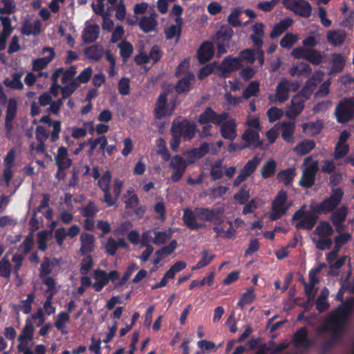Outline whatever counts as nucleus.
I'll use <instances>...</instances> for the list:
<instances>
[{
	"mask_svg": "<svg viewBox=\"0 0 354 354\" xmlns=\"http://www.w3.org/2000/svg\"><path fill=\"white\" fill-rule=\"evenodd\" d=\"M292 203L288 201V194L286 191L280 190L272 203V210L270 218L277 220L284 215Z\"/></svg>",
	"mask_w": 354,
	"mask_h": 354,
	"instance_id": "obj_5",
	"label": "nucleus"
},
{
	"mask_svg": "<svg viewBox=\"0 0 354 354\" xmlns=\"http://www.w3.org/2000/svg\"><path fill=\"white\" fill-rule=\"evenodd\" d=\"M318 169V161L312 157H307L301 165L302 174L299 184L301 187H310L315 180V175Z\"/></svg>",
	"mask_w": 354,
	"mask_h": 354,
	"instance_id": "obj_4",
	"label": "nucleus"
},
{
	"mask_svg": "<svg viewBox=\"0 0 354 354\" xmlns=\"http://www.w3.org/2000/svg\"><path fill=\"white\" fill-rule=\"evenodd\" d=\"M347 214V210L345 207L339 209L335 212L333 215V222L336 226L337 230L339 231L343 230L341 223L344 221Z\"/></svg>",
	"mask_w": 354,
	"mask_h": 354,
	"instance_id": "obj_56",
	"label": "nucleus"
},
{
	"mask_svg": "<svg viewBox=\"0 0 354 354\" xmlns=\"http://www.w3.org/2000/svg\"><path fill=\"white\" fill-rule=\"evenodd\" d=\"M350 313L348 305L342 304L333 314L330 315L323 327L319 330V333L324 331H330L334 337H337L342 332L344 322Z\"/></svg>",
	"mask_w": 354,
	"mask_h": 354,
	"instance_id": "obj_2",
	"label": "nucleus"
},
{
	"mask_svg": "<svg viewBox=\"0 0 354 354\" xmlns=\"http://www.w3.org/2000/svg\"><path fill=\"white\" fill-rule=\"evenodd\" d=\"M100 27L95 24L87 21L82 30V39L85 42L91 43L99 37Z\"/></svg>",
	"mask_w": 354,
	"mask_h": 354,
	"instance_id": "obj_26",
	"label": "nucleus"
},
{
	"mask_svg": "<svg viewBox=\"0 0 354 354\" xmlns=\"http://www.w3.org/2000/svg\"><path fill=\"white\" fill-rule=\"evenodd\" d=\"M335 115L339 122L348 121L354 115V100L351 99L342 100L336 107Z\"/></svg>",
	"mask_w": 354,
	"mask_h": 354,
	"instance_id": "obj_10",
	"label": "nucleus"
},
{
	"mask_svg": "<svg viewBox=\"0 0 354 354\" xmlns=\"http://www.w3.org/2000/svg\"><path fill=\"white\" fill-rule=\"evenodd\" d=\"M119 277L118 272L113 270L107 273L102 270H95L93 273V288L96 292L101 291L109 281H114Z\"/></svg>",
	"mask_w": 354,
	"mask_h": 354,
	"instance_id": "obj_7",
	"label": "nucleus"
},
{
	"mask_svg": "<svg viewBox=\"0 0 354 354\" xmlns=\"http://www.w3.org/2000/svg\"><path fill=\"white\" fill-rule=\"evenodd\" d=\"M307 331L305 328H301L297 331L293 339L295 346L298 348H306L310 345V341L307 339Z\"/></svg>",
	"mask_w": 354,
	"mask_h": 354,
	"instance_id": "obj_39",
	"label": "nucleus"
},
{
	"mask_svg": "<svg viewBox=\"0 0 354 354\" xmlns=\"http://www.w3.org/2000/svg\"><path fill=\"white\" fill-rule=\"evenodd\" d=\"M290 10L297 15L304 17H308L311 13V7L310 4L304 0H297Z\"/></svg>",
	"mask_w": 354,
	"mask_h": 354,
	"instance_id": "obj_37",
	"label": "nucleus"
},
{
	"mask_svg": "<svg viewBox=\"0 0 354 354\" xmlns=\"http://www.w3.org/2000/svg\"><path fill=\"white\" fill-rule=\"evenodd\" d=\"M43 278V283L47 287L46 290L47 297H53L59 291V286L52 277H46Z\"/></svg>",
	"mask_w": 354,
	"mask_h": 354,
	"instance_id": "obj_47",
	"label": "nucleus"
},
{
	"mask_svg": "<svg viewBox=\"0 0 354 354\" xmlns=\"http://www.w3.org/2000/svg\"><path fill=\"white\" fill-rule=\"evenodd\" d=\"M35 328L30 320H26V324L23 328L22 334L19 337V344L18 348H24L25 346H28L33 337Z\"/></svg>",
	"mask_w": 354,
	"mask_h": 354,
	"instance_id": "obj_27",
	"label": "nucleus"
},
{
	"mask_svg": "<svg viewBox=\"0 0 354 354\" xmlns=\"http://www.w3.org/2000/svg\"><path fill=\"white\" fill-rule=\"evenodd\" d=\"M81 251L82 253L86 254L94 250L95 249V237L89 234L83 233L80 236Z\"/></svg>",
	"mask_w": 354,
	"mask_h": 354,
	"instance_id": "obj_35",
	"label": "nucleus"
},
{
	"mask_svg": "<svg viewBox=\"0 0 354 354\" xmlns=\"http://www.w3.org/2000/svg\"><path fill=\"white\" fill-rule=\"evenodd\" d=\"M327 38L330 44L335 46L339 45L345 39V33L343 31H329Z\"/></svg>",
	"mask_w": 354,
	"mask_h": 354,
	"instance_id": "obj_57",
	"label": "nucleus"
},
{
	"mask_svg": "<svg viewBox=\"0 0 354 354\" xmlns=\"http://www.w3.org/2000/svg\"><path fill=\"white\" fill-rule=\"evenodd\" d=\"M41 53L43 57L35 59L32 62V69L35 71L45 68L55 57V52L51 48H44Z\"/></svg>",
	"mask_w": 354,
	"mask_h": 354,
	"instance_id": "obj_20",
	"label": "nucleus"
},
{
	"mask_svg": "<svg viewBox=\"0 0 354 354\" xmlns=\"http://www.w3.org/2000/svg\"><path fill=\"white\" fill-rule=\"evenodd\" d=\"M92 73L93 70L91 67L84 68L69 86L64 88L63 98L69 97L81 84L86 83L90 80Z\"/></svg>",
	"mask_w": 354,
	"mask_h": 354,
	"instance_id": "obj_14",
	"label": "nucleus"
},
{
	"mask_svg": "<svg viewBox=\"0 0 354 354\" xmlns=\"http://www.w3.org/2000/svg\"><path fill=\"white\" fill-rule=\"evenodd\" d=\"M292 24V20L290 18L285 19L275 25L270 33V37L274 38L283 32Z\"/></svg>",
	"mask_w": 354,
	"mask_h": 354,
	"instance_id": "obj_44",
	"label": "nucleus"
},
{
	"mask_svg": "<svg viewBox=\"0 0 354 354\" xmlns=\"http://www.w3.org/2000/svg\"><path fill=\"white\" fill-rule=\"evenodd\" d=\"M172 229H167L163 231L154 230V244L161 245L169 240L174 233Z\"/></svg>",
	"mask_w": 354,
	"mask_h": 354,
	"instance_id": "obj_45",
	"label": "nucleus"
},
{
	"mask_svg": "<svg viewBox=\"0 0 354 354\" xmlns=\"http://www.w3.org/2000/svg\"><path fill=\"white\" fill-rule=\"evenodd\" d=\"M261 162V159L258 156H255L252 159L248 161L243 168L241 170L239 174L234 180L233 185L234 187L239 185L248 177L252 175L257 169Z\"/></svg>",
	"mask_w": 354,
	"mask_h": 354,
	"instance_id": "obj_16",
	"label": "nucleus"
},
{
	"mask_svg": "<svg viewBox=\"0 0 354 354\" xmlns=\"http://www.w3.org/2000/svg\"><path fill=\"white\" fill-rule=\"evenodd\" d=\"M315 147L313 140L306 139L299 142L294 148L293 151L299 156H304L311 151Z\"/></svg>",
	"mask_w": 354,
	"mask_h": 354,
	"instance_id": "obj_38",
	"label": "nucleus"
},
{
	"mask_svg": "<svg viewBox=\"0 0 354 354\" xmlns=\"http://www.w3.org/2000/svg\"><path fill=\"white\" fill-rule=\"evenodd\" d=\"M232 35L233 30L228 26H222L218 31L215 39L218 54L221 55L227 52Z\"/></svg>",
	"mask_w": 354,
	"mask_h": 354,
	"instance_id": "obj_11",
	"label": "nucleus"
},
{
	"mask_svg": "<svg viewBox=\"0 0 354 354\" xmlns=\"http://www.w3.org/2000/svg\"><path fill=\"white\" fill-rule=\"evenodd\" d=\"M295 176V169L292 168H289L279 172V174H277V179L280 183H282L286 185H288L292 183Z\"/></svg>",
	"mask_w": 354,
	"mask_h": 354,
	"instance_id": "obj_42",
	"label": "nucleus"
},
{
	"mask_svg": "<svg viewBox=\"0 0 354 354\" xmlns=\"http://www.w3.org/2000/svg\"><path fill=\"white\" fill-rule=\"evenodd\" d=\"M299 39L297 34L287 33L280 41V46L282 48L289 49L294 46Z\"/></svg>",
	"mask_w": 354,
	"mask_h": 354,
	"instance_id": "obj_51",
	"label": "nucleus"
},
{
	"mask_svg": "<svg viewBox=\"0 0 354 354\" xmlns=\"http://www.w3.org/2000/svg\"><path fill=\"white\" fill-rule=\"evenodd\" d=\"M332 232V227L327 222H321L315 229V234L319 238H326L331 235Z\"/></svg>",
	"mask_w": 354,
	"mask_h": 354,
	"instance_id": "obj_55",
	"label": "nucleus"
},
{
	"mask_svg": "<svg viewBox=\"0 0 354 354\" xmlns=\"http://www.w3.org/2000/svg\"><path fill=\"white\" fill-rule=\"evenodd\" d=\"M124 203L127 208H130L139 216H141L145 212L144 207L138 206L139 200L136 194H132L129 196L126 194L124 195Z\"/></svg>",
	"mask_w": 354,
	"mask_h": 354,
	"instance_id": "obj_31",
	"label": "nucleus"
},
{
	"mask_svg": "<svg viewBox=\"0 0 354 354\" xmlns=\"http://www.w3.org/2000/svg\"><path fill=\"white\" fill-rule=\"evenodd\" d=\"M176 107V100L173 93L168 90L161 93L156 102L154 112L156 118L161 119L169 116Z\"/></svg>",
	"mask_w": 354,
	"mask_h": 354,
	"instance_id": "obj_3",
	"label": "nucleus"
},
{
	"mask_svg": "<svg viewBox=\"0 0 354 354\" xmlns=\"http://www.w3.org/2000/svg\"><path fill=\"white\" fill-rule=\"evenodd\" d=\"M12 267L9 261L8 254H6L0 261V276L9 278L11 274Z\"/></svg>",
	"mask_w": 354,
	"mask_h": 354,
	"instance_id": "obj_53",
	"label": "nucleus"
},
{
	"mask_svg": "<svg viewBox=\"0 0 354 354\" xmlns=\"http://www.w3.org/2000/svg\"><path fill=\"white\" fill-rule=\"evenodd\" d=\"M214 55V47L210 42H204L198 51V58L200 62H208Z\"/></svg>",
	"mask_w": 354,
	"mask_h": 354,
	"instance_id": "obj_33",
	"label": "nucleus"
},
{
	"mask_svg": "<svg viewBox=\"0 0 354 354\" xmlns=\"http://www.w3.org/2000/svg\"><path fill=\"white\" fill-rule=\"evenodd\" d=\"M55 163L58 167L57 177L62 179L65 176L63 170L69 168L72 165V160L68 156V150L64 147H59L55 155Z\"/></svg>",
	"mask_w": 354,
	"mask_h": 354,
	"instance_id": "obj_9",
	"label": "nucleus"
},
{
	"mask_svg": "<svg viewBox=\"0 0 354 354\" xmlns=\"http://www.w3.org/2000/svg\"><path fill=\"white\" fill-rule=\"evenodd\" d=\"M324 75V73L320 71L313 73L300 93L292 99L291 104L286 111L288 117L295 118L304 109V100L310 97L317 84L323 80Z\"/></svg>",
	"mask_w": 354,
	"mask_h": 354,
	"instance_id": "obj_1",
	"label": "nucleus"
},
{
	"mask_svg": "<svg viewBox=\"0 0 354 354\" xmlns=\"http://www.w3.org/2000/svg\"><path fill=\"white\" fill-rule=\"evenodd\" d=\"M77 73L76 68L75 66H71L68 69L64 70L63 68H58L56 70L53 76L52 79L55 83H58V79L61 78L62 86V93L63 94L64 88L69 86L71 83L75 80L74 76Z\"/></svg>",
	"mask_w": 354,
	"mask_h": 354,
	"instance_id": "obj_15",
	"label": "nucleus"
},
{
	"mask_svg": "<svg viewBox=\"0 0 354 354\" xmlns=\"http://www.w3.org/2000/svg\"><path fill=\"white\" fill-rule=\"evenodd\" d=\"M292 219L296 221V227L307 230L312 229L317 221V218L313 214L304 212L303 209L297 211L294 214Z\"/></svg>",
	"mask_w": 354,
	"mask_h": 354,
	"instance_id": "obj_12",
	"label": "nucleus"
},
{
	"mask_svg": "<svg viewBox=\"0 0 354 354\" xmlns=\"http://www.w3.org/2000/svg\"><path fill=\"white\" fill-rule=\"evenodd\" d=\"M21 75L19 73H14L10 78H6L3 84L11 88L21 89L23 88V84L21 81Z\"/></svg>",
	"mask_w": 354,
	"mask_h": 354,
	"instance_id": "obj_49",
	"label": "nucleus"
},
{
	"mask_svg": "<svg viewBox=\"0 0 354 354\" xmlns=\"http://www.w3.org/2000/svg\"><path fill=\"white\" fill-rule=\"evenodd\" d=\"M200 257H201L200 261L196 263V265L195 266H194L192 268V270L201 269V268L207 266L208 264H209L210 262L214 258V254H211L207 250H204L201 252Z\"/></svg>",
	"mask_w": 354,
	"mask_h": 354,
	"instance_id": "obj_48",
	"label": "nucleus"
},
{
	"mask_svg": "<svg viewBox=\"0 0 354 354\" xmlns=\"http://www.w3.org/2000/svg\"><path fill=\"white\" fill-rule=\"evenodd\" d=\"M196 211V216H198V219L203 223L206 221L216 222L218 221L221 214L205 208H197Z\"/></svg>",
	"mask_w": 354,
	"mask_h": 354,
	"instance_id": "obj_32",
	"label": "nucleus"
},
{
	"mask_svg": "<svg viewBox=\"0 0 354 354\" xmlns=\"http://www.w3.org/2000/svg\"><path fill=\"white\" fill-rule=\"evenodd\" d=\"M299 87L298 83L283 80L277 86L275 94L268 98L272 103H283L288 100L289 92L296 91Z\"/></svg>",
	"mask_w": 354,
	"mask_h": 354,
	"instance_id": "obj_6",
	"label": "nucleus"
},
{
	"mask_svg": "<svg viewBox=\"0 0 354 354\" xmlns=\"http://www.w3.org/2000/svg\"><path fill=\"white\" fill-rule=\"evenodd\" d=\"M70 317L71 315L68 313H59L55 321V326L62 333H66V325L69 322Z\"/></svg>",
	"mask_w": 354,
	"mask_h": 354,
	"instance_id": "obj_43",
	"label": "nucleus"
},
{
	"mask_svg": "<svg viewBox=\"0 0 354 354\" xmlns=\"http://www.w3.org/2000/svg\"><path fill=\"white\" fill-rule=\"evenodd\" d=\"M311 72L310 66L305 63H299L292 66L289 71V73L292 76H301L308 75Z\"/></svg>",
	"mask_w": 354,
	"mask_h": 354,
	"instance_id": "obj_46",
	"label": "nucleus"
},
{
	"mask_svg": "<svg viewBox=\"0 0 354 354\" xmlns=\"http://www.w3.org/2000/svg\"><path fill=\"white\" fill-rule=\"evenodd\" d=\"M103 52L101 46L94 45L85 50V55L89 59H98L102 56Z\"/></svg>",
	"mask_w": 354,
	"mask_h": 354,
	"instance_id": "obj_58",
	"label": "nucleus"
},
{
	"mask_svg": "<svg viewBox=\"0 0 354 354\" xmlns=\"http://www.w3.org/2000/svg\"><path fill=\"white\" fill-rule=\"evenodd\" d=\"M35 300V295L30 293L27 295L26 299L21 300V304L16 307V310H21L24 314H28L31 312L32 304Z\"/></svg>",
	"mask_w": 354,
	"mask_h": 354,
	"instance_id": "obj_50",
	"label": "nucleus"
},
{
	"mask_svg": "<svg viewBox=\"0 0 354 354\" xmlns=\"http://www.w3.org/2000/svg\"><path fill=\"white\" fill-rule=\"evenodd\" d=\"M245 148H256L262 145L259 133L252 129H247L241 136Z\"/></svg>",
	"mask_w": 354,
	"mask_h": 354,
	"instance_id": "obj_23",
	"label": "nucleus"
},
{
	"mask_svg": "<svg viewBox=\"0 0 354 354\" xmlns=\"http://www.w3.org/2000/svg\"><path fill=\"white\" fill-rule=\"evenodd\" d=\"M194 80V76L193 74H189L182 80H180L177 86L176 91L178 93H184L188 91L190 88L191 82Z\"/></svg>",
	"mask_w": 354,
	"mask_h": 354,
	"instance_id": "obj_52",
	"label": "nucleus"
},
{
	"mask_svg": "<svg viewBox=\"0 0 354 354\" xmlns=\"http://www.w3.org/2000/svg\"><path fill=\"white\" fill-rule=\"evenodd\" d=\"M328 295H329V291L328 289L324 288L322 290L321 294L319 296V297L317 298V300L316 302L317 309L319 311H320V312L324 311L328 308V304L326 301V298L328 296Z\"/></svg>",
	"mask_w": 354,
	"mask_h": 354,
	"instance_id": "obj_59",
	"label": "nucleus"
},
{
	"mask_svg": "<svg viewBox=\"0 0 354 354\" xmlns=\"http://www.w3.org/2000/svg\"><path fill=\"white\" fill-rule=\"evenodd\" d=\"M350 136V133L346 131L341 132L337 143L335 149V158L336 159L342 158L348 152V145L346 143Z\"/></svg>",
	"mask_w": 354,
	"mask_h": 354,
	"instance_id": "obj_25",
	"label": "nucleus"
},
{
	"mask_svg": "<svg viewBox=\"0 0 354 354\" xmlns=\"http://www.w3.org/2000/svg\"><path fill=\"white\" fill-rule=\"evenodd\" d=\"M245 125L248 126V129H252L253 131L259 132L261 127L259 122V116L258 115H248Z\"/></svg>",
	"mask_w": 354,
	"mask_h": 354,
	"instance_id": "obj_60",
	"label": "nucleus"
},
{
	"mask_svg": "<svg viewBox=\"0 0 354 354\" xmlns=\"http://www.w3.org/2000/svg\"><path fill=\"white\" fill-rule=\"evenodd\" d=\"M241 66V61L239 57L234 58L231 57H227L222 63V68L225 72H232Z\"/></svg>",
	"mask_w": 354,
	"mask_h": 354,
	"instance_id": "obj_40",
	"label": "nucleus"
},
{
	"mask_svg": "<svg viewBox=\"0 0 354 354\" xmlns=\"http://www.w3.org/2000/svg\"><path fill=\"white\" fill-rule=\"evenodd\" d=\"M183 221L185 225L191 230H196L205 226L201 221L196 216V211L185 209L183 215Z\"/></svg>",
	"mask_w": 354,
	"mask_h": 354,
	"instance_id": "obj_24",
	"label": "nucleus"
},
{
	"mask_svg": "<svg viewBox=\"0 0 354 354\" xmlns=\"http://www.w3.org/2000/svg\"><path fill=\"white\" fill-rule=\"evenodd\" d=\"M175 22V24L170 25L165 29V33L167 39L178 41L181 34L183 19L181 17H176Z\"/></svg>",
	"mask_w": 354,
	"mask_h": 354,
	"instance_id": "obj_30",
	"label": "nucleus"
},
{
	"mask_svg": "<svg viewBox=\"0 0 354 354\" xmlns=\"http://www.w3.org/2000/svg\"><path fill=\"white\" fill-rule=\"evenodd\" d=\"M32 243L33 240L32 236H28L24 241L23 245L19 249L20 252L15 254L12 257V261L15 263L14 272L17 276L18 275V270L21 266L24 256L30 250Z\"/></svg>",
	"mask_w": 354,
	"mask_h": 354,
	"instance_id": "obj_17",
	"label": "nucleus"
},
{
	"mask_svg": "<svg viewBox=\"0 0 354 354\" xmlns=\"http://www.w3.org/2000/svg\"><path fill=\"white\" fill-rule=\"evenodd\" d=\"M250 196V190L244 185L238 193L234 194V198L238 203L243 204L248 201Z\"/></svg>",
	"mask_w": 354,
	"mask_h": 354,
	"instance_id": "obj_64",
	"label": "nucleus"
},
{
	"mask_svg": "<svg viewBox=\"0 0 354 354\" xmlns=\"http://www.w3.org/2000/svg\"><path fill=\"white\" fill-rule=\"evenodd\" d=\"M156 14L153 12L149 16H145L140 20V28L146 32H151L157 26Z\"/></svg>",
	"mask_w": 354,
	"mask_h": 354,
	"instance_id": "obj_34",
	"label": "nucleus"
},
{
	"mask_svg": "<svg viewBox=\"0 0 354 354\" xmlns=\"http://www.w3.org/2000/svg\"><path fill=\"white\" fill-rule=\"evenodd\" d=\"M219 125L221 126L220 133L223 138L234 140L236 138V122L234 120L227 118Z\"/></svg>",
	"mask_w": 354,
	"mask_h": 354,
	"instance_id": "obj_21",
	"label": "nucleus"
},
{
	"mask_svg": "<svg viewBox=\"0 0 354 354\" xmlns=\"http://www.w3.org/2000/svg\"><path fill=\"white\" fill-rule=\"evenodd\" d=\"M239 57L241 62L245 61L247 63L252 64L257 59V50L245 49L241 52Z\"/></svg>",
	"mask_w": 354,
	"mask_h": 354,
	"instance_id": "obj_61",
	"label": "nucleus"
},
{
	"mask_svg": "<svg viewBox=\"0 0 354 354\" xmlns=\"http://www.w3.org/2000/svg\"><path fill=\"white\" fill-rule=\"evenodd\" d=\"M208 145L207 143H203L199 148L194 149L185 153L184 156L186 159H187V162L189 164H192L195 162L197 159L203 157L208 152Z\"/></svg>",
	"mask_w": 354,
	"mask_h": 354,
	"instance_id": "obj_29",
	"label": "nucleus"
},
{
	"mask_svg": "<svg viewBox=\"0 0 354 354\" xmlns=\"http://www.w3.org/2000/svg\"><path fill=\"white\" fill-rule=\"evenodd\" d=\"M342 195L343 192L340 189H334L330 198L324 201L320 205V211L323 212H330L340 203Z\"/></svg>",
	"mask_w": 354,
	"mask_h": 354,
	"instance_id": "obj_22",
	"label": "nucleus"
},
{
	"mask_svg": "<svg viewBox=\"0 0 354 354\" xmlns=\"http://www.w3.org/2000/svg\"><path fill=\"white\" fill-rule=\"evenodd\" d=\"M21 32L26 35H38L41 32V23L39 19L26 21L22 28Z\"/></svg>",
	"mask_w": 354,
	"mask_h": 354,
	"instance_id": "obj_28",
	"label": "nucleus"
},
{
	"mask_svg": "<svg viewBox=\"0 0 354 354\" xmlns=\"http://www.w3.org/2000/svg\"><path fill=\"white\" fill-rule=\"evenodd\" d=\"M103 248L106 252L109 255H114L119 248V243L113 238L109 237L107 241L103 243Z\"/></svg>",
	"mask_w": 354,
	"mask_h": 354,
	"instance_id": "obj_62",
	"label": "nucleus"
},
{
	"mask_svg": "<svg viewBox=\"0 0 354 354\" xmlns=\"http://www.w3.org/2000/svg\"><path fill=\"white\" fill-rule=\"evenodd\" d=\"M187 164V160L185 161L179 156H174L170 162V167L173 170L171 179L173 181H178L183 176Z\"/></svg>",
	"mask_w": 354,
	"mask_h": 354,
	"instance_id": "obj_19",
	"label": "nucleus"
},
{
	"mask_svg": "<svg viewBox=\"0 0 354 354\" xmlns=\"http://www.w3.org/2000/svg\"><path fill=\"white\" fill-rule=\"evenodd\" d=\"M277 162L272 159H270L264 162L261 168V175L263 178H268L273 176L276 171Z\"/></svg>",
	"mask_w": 354,
	"mask_h": 354,
	"instance_id": "obj_41",
	"label": "nucleus"
},
{
	"mask_svg": "<svg viewBox=\"0 0 354 354\" xmlns=\"http://www.w3.org/2000/svg\"><path fill=\"white\" fill-rule=\"evenodd\" d=\"M303 132L307 136H315L320 133L323 128V122L321 120L304 123L301 126Z\"/></svg>",
	"mask_w": 354,
	"mask_h": 354,
	"instance_id": "obj_36",
	"label": "nucleus"
},
{
	"mask_svg": "<svg viewBox=\"0 0 354 354\" xmlns=\"http://www.w3.org/2000/svg\"><path fill=\"white\" fill-rule=\"evenodd\" d=\"M172 135H179L185 140H191L195 135L196 127L189 122L183 120H175L171 128Z\"/></svg>",
	"mask_w": 354,
	"mask_h": 354,
	"instance_id": "obj_8",
	"label": "nucleus"
},
{
	"mask_svg": "<svg viewBox=\"0 0 354 354\" xmlns=\"http://www.w3.org/2000/svg\"><path fill=\"white\" fill-rule=\"evenodd\" d=\"M111 179L110 171H104L98 180L97 185L104 192V202L106 203L109 206H113L116 204V199L113 198L110 192Z\"/></svg>",
	"mask_w": 354,
	"mask_h": 354,
	"instance_id": "obj_13",
	"label": "nucleus"
},
{
	"mask_svg": "<svg viewBox=\"0 0 354 354\" xmlns=\"http://www.w3.org/2000/svg\"><path fill=\"white\" fill-rule=\"evenodd\" d=\"M229 117L226 113L216 114L211 108H207L203 112L198 118V122L201 124H205L212 122L215 124H220Z\"/></svg>",
	"mask_w": 354,
	"mask_h": 354,
	"instance_id": "obj_18",
	"label": "nucleus"
},
{
	"mask_svg": "<svg viewBox=\"0 0 354 354\" xmlns=\"http://www.w3.org/2000/svg\"><path fill=\"white\" fill-rule=\"evenodd\" d=\"M260 83L258 81H252L243 92V97L249 98L255 95L259 91Z\"/></svg>",
	"mask_w": 354,
	"mask_h": 354,
	"instance_id": "obj_63",
	"label": "nucleus"
},
{
	"mask_svg": "<svg viewBox=\"0 0 354 354\" xmlns=\"http://www.w3.org/2000/svg\"><path fill=\"white\" fill-rule=\"evenodd\" d=\"M295 125L292 122H283L281 124V136L282 138L290 142L295 132Z\"/></svg>",
	"mask_w": 354,
	"mask_h": 354,
	"instance_id": "obj_54",
	"label": "nucleus"
}]
</instances>
